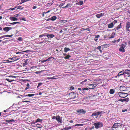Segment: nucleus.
<instances>
[{"instance_id":"41","label":"nucleus","mask_w":130,"mask_h":130,"mask_svg":"<svg viewBox=\"0 0 130 130\" xmlns=\"http://www.w3.org/2000/svg\"><path fill=\"white\" fill-rule=\"evenodd\" d=\"M103 112H104L103 111H98L97 112V115L99 116V115H100Z\"/></svg>"},{"instance_id":"10","label":"nucleus","mask_w":130,"mask_h":130,"mask_svg":"<svg viewBox=\"0 0 130 130\" xmlns=\"http://www.w3.org/2000/svg\"><path fill=\"white\" fill-rule=\"evenodd\" d=\"M123 75H124V76H125L124 71V70L120 72L116 76V77H119L120 76Z\"/></svg>"},{"instance_id":"53","label":"nucleus","mask_w":130,"mask_h":130,"mask_svg":"<svg viewBox=\"0 0 130 130\" xmlns=\"http://www.w3.org/2000/svg\"><path fill=\"white\" fill-rule=\"evenodd\" d=\"M42 84V83H38V86H37V88L39 87V86L40 85H41Z\"/></svg>"},{"instance_id":"5","label":"nucleus","mask_w":130,"mask_h":130,"mask_svg":"<svg viewBox=\"0 0 130 130\" xmlns=\"http://www.w3.org/2000/svg\"><path fill=\"white\" fill-rule=\"evenodd\" d=\"M76 111L78 114H80L81 113L84 114L86 112L85 110L83 109H79L76 110Z\"/></svg>"},{"instance_id":"64","label":"nucleus","mask_w":130,"mask_h":130,"mask_svg":"<svg viewBox=\"0 0 130 130\" xmlns=\"http://www.w3.org/2000/svg\"><path fill=\"white\" fill-rule=\"evenodd\" d=\"M52 58V57H49L47 59H46V61H49L50 60V59Z\"/></svg>"},{"instance_id":"49","label":"nucleus","mask_w":130,"mask_h":130,"mask_svg":"<svg viewBox=\"0 0 130 130\" xmlns=\"http://www.w3.org/2000/svg\"><path fill=\"white\" fill-rule=\"evenodd\" d=\"M125 99H120L119 101H120L122 102L125 101Z\"/></svg>"},{"instance_id":"35","label":"nucleus","mask_w":130,"mask_h":130,"mask_svg":"<svg viewBox=\"0 0 130 130\" xmlns=\"http://www.w3.org/2000/svg\"><path fill=\"white\" fill-rule=\"evenodd\" d=\"M115 34L116 33L114 32H113L111 35V37H110L109 38H113L114 37L115 35Z\"/></svg>"},{"instance_id":"27","label":"nucleus","mask_w":130,"mask_h":130,"mask_svg":"<svg viewBox=\"0 0 130 130\" xmlns=\"http://www.w3.org/2000/svg\"><path fill=\"white\" fill-rule=\"evenodd\" d=\"M115 92V90L114 89H111L109 91V93L110 94H112Z\"/></svg>"},{"instance_id":"42","label":"nucleus","mask_w":130,"mask_h":130,"mask_svg":"<svg viewBox=\"0 0 130 130\" xmlns=\"http://www.w3.org/2000/svg\"><path fill=\"white\" fill-rule=\"evenodd\" d=\"M52 4H53V3H47V4L46 5L48 7H49V6H51L52 5Z\"/></svg>"},{"instance_id":"14","label":"nucleus","mask_w":130,"mask_h":130,"mask_svg":"<svg viewBox=\"0 0 130 130\" xmlns=\"http://www.w3.org/2000/svg\"><path fill=\"white\" fill-rule=\"evenodd\" d=\"M5 121L8 123H9L11 124L12 122H14L15 121L13 119H12L11 120H6Z\"/></svg>"},{"instance_id":"8","label":"nucleus","mask_w":130,"mask_h":130,"mask_svg":"<svg viewBox=\"0 0 130 130\" xmlns=\"http://www.w3.org/2000/svg\"><path fill=\"white\" fill-rule=\"evenodd\" d=\"M56 119L59 123H61L62 122V118L59 116H56Z\"/></svg>"},{"instance_id":"36","label":"nucleus","mask_w":130,"mask_h":130,"mask_svg":"<svg viewBox=\"0 0 130 130\" xmlns=\"http://www.w3.org/2000/svg\"><path fill=\"white\" fill-rule=\"evenodd\" d=\"M35 95L34 94H28V95H24L25 96H29V97H31L33 96H34Z\"/></svg>"},{"instance_id":"24","label":"nucleus","mask_w":130,"mask_h":130,"mask_svg":"<svg viewBox=\"0 0 130 130\" xmlns=\"http://www.w3.org/2000/svg\"><path fill=\"white\" fill-rule=\"evenodd\" d=\"M51 20L54 21L57 19V17L56 16H54L52 17L51 18Z\"/></svg>"},{"instance_id":"32","label":"nucleus","mask_w":130,"mask_h":130,"mask_svg":"<svg viewBox=\"0 0 130 130\" xmlns=\"http://www.w3.org/2000/svg\"><path fill=\"white\" fill-rule=\"evenodd\" d=\"M126 45H127L126 43V42H125L124 43H123L122 44L121 47H122L124 48H125L126 47Z\"/></svg>"},{"instance_id":"38","label":"nucleus","mask_w":130,"mask_h":130,"mask_svg":"<svg viewBox=\"0 0 130 130\" xmlns=\"http://www.w3.org/2000/svg\"><path fill=\"white\" fill-rule=\"evenodd\" d=\"M103 47L104 48H106L108 46V45L107 44H104L102 45Z\"/></svg>"},{"instance_id":"39","label":"nucleus","mask_w":130,"mask_h":130,"mask_svg":"<svg viewBox=\"0 0 130 130\" xmlns=\"http://www.w3.org/2000/svg\"><path fill=\"white\" fill-rule=\"evenodd\" d=\"M17 9H19L20 10H22V9L23 8L22 7V6H19L18 7H17Z\"/></svg>"},{"instance_id":"16","label":"nucleus","mask_w":130,"mask_h":130,"mask_svg":"<svg viewBox=\"0 0 130 130\" xmlns=\"http://www.w3.org/2000/svg\"><path fill=\"white\" fill-rule=\"evenodd\" d=\"M11 28L9 27H6L4 28H3V30L6 32H8L10 30V28Z\"/></svg>"},{"instance_id":"44","label":"nucleus","mask_w":130,"mask_h":130,"mask_svg":"<svg viewBox=\"0 0 130 130\" xmlns=\"http://www.w3.org/2000/svg\"><path fill=\"white\" fill-rule=\"evenodd\" d=\"M117 22V20H115L113 21L111 23H113V25H115V24Z\"/></svg>"},{"instance_id":"61","label":"nucleus","mask_w":130,"mask_h":130,"mask_svg":"<svg viewBox=\"0 0 130 130\" xmlns=\"http://www.w3.org/2000/svg\"><path fill=\"white\" fill-rule=\"evenodd\" d=\"M22 20L25 21H26V18H22Z\"/></svg>"},{"instance_id":"19","label":"nucleus","mask_w":130,"mask_h":130,"mask_svg":"<svg viewBox=\"0 0 130 130\" xmlns=\"http://www.w3.org/2000/svg\"><path fill=\"white\" fill-rule=\"evenodd\" d=\"M119 124V123H115L113 125L112 128H117L119 125H118V124Z\"/></svg>"},{"instance_id":"1","label":"nucleus","mask_w":130,"mask_h":130,"mask_svg":"<svg viewBox=\"0 0 130 130\" xmlns=\"http://www.w3.org/2000/svg\"><path fill=\"white\" fill-rule=\"evenodd\" d=\"M94 125L95 126V127L96 129H98L99 128L101 127H102L103 126V124L101 122L95 123Z\"/></svg>"},{"instance_id":"45","label":"nucleus","mask_w":130,"mask_h":130,"mask_svg":"<svg viewBox=\"0 0 130 130\" xmlns=\"http://www.w3.org/2000/svg\"><path fill=\"white\" fill-rule=\"evenodd\" d=\"M6 80H7V81L10 82H12L14 81V80L10 79H7Z\"/></svg>"},{"instance_id":"60","label":"nucleus","mask_w":130,"mask_h":130,"mask_svg":"<svg viewBox=\"0 0 130 130\" xmlns=\"http://www.w3.org/2000/svg\"><path fill=\"white\" fill-rule=\"evenodd\" d=\"M127 111V109H123L122 110V111L123 112H124L125 111Z\"/></svg>"},{"instance_id":"6","label":"nucleus","mask_w":130,"mask_h":130,"mask_svg":"<svg viewBox=\"0 0 130 130\" xmlns=\"http://www.w3.org/2000/svg\"><path fill=\"white\" fill-rule=\"evenodd\" d=\"M120 97L122 98H124L127 95V94L126 93L122 92H119L118 93Z\"/></svg>"},{"instance_id":"48","label":"nucleus","mask_w":130,"mask_h":130,"mask_svg":"<svg viewBox=\"0 0 130 130\" xmlns=\"http://www.w3.org/2000/svg\"><path fill=\"white\" fill-rule=\"evenodd\" d=\"M87 79H86L85 80H84V81L81 82L80 83V84H84V82H86L87 81Z\"/></svg>"},{"instance_id":"3","label":"nucleus","mask_w":130,"mask_h":130,"mask_svg":"<svg viewBox=\"0 0 130 130\" xmlns=\"http://www.w3.org/2000/svg\"><path fill=\"white\" fill-rule=\"evenodd\" d=\"M130 28V22L128 21H127L126 23V25L125 26V31L126 32H130V29L129 28Z\"/></svg>"},{"instance_id":"25","label":"nucleus","mask_w":130,"mask_h":130,"mask_svg":"<svg viewBox=\"0 0 130 130\" xmlns=\"http://www.w3.org/2000/svg\"><path fill=\"white\" fill-rule=\"evenodd\" d=\"M121 23H120V24L118 25L117 27H116V29H115V30H118L121 28Z\"/></svg>"},{"instance_id":"46","label":"nucleus","mask_w":130,"mask_h":130,"mask_svg":"<svg viewBox=\"0 0 130 130\" xmlns=\"http://www.w3.org/2000/svg\"><path fill=\"white\" fill-rule=\"evenodd\" d=\"M20 22H15L13 23H11V24L12 25H14L15 24H16L17 23H18L20 24Z\"/></svg>"},{"instance_id":"12","label":"nucleus","mask_w":130,"mask_h":130,"mask_svg":"<svg viewBox=\"0 0 130 130\" xmlns=\"http://www.w3.org/2000/svg\"><path fill=\"white\" fill-rule=\"evenodd\" d=\"M125 74L127 75L128 76H130V70H126L124 71V74Z\"/></svg>"},{"instance_id":"47","label":"nucleus","mask_w":130,"mask_h":130,"mask_svg":"<svg viewBox=\"0 0 130 130\" xmlns=\"http://www.w3.org/2000/svg\"><path fill=\"white\" fill-rule=\"evenodd\" d=\"M37 126L39 128H41L42 127L41 125L39 124H37Z\"/></svg>"},{"instance_id":"2","label":"nucleus","mask_w":130,"mask_h":130,"mask_svg":"<svg viewBox=\"0 0 130 130\" xmlns=\"http://www.w3.org/2000/svg\"><path fill=\"white\" fill-rule=\"evenodd\" d=\"M18 59L16 57H13L12 58H9L7 60V62L10 63L12 62L16 61Z\"/></svg>"},{"instance_id":"29","label":"nucleus","mask_w":130,"mask_h":130,"mask_svg":"<svg viewBox=\"0 0 130 130\" xmlns=\"http://www.w3.org/2000/svg\"><path fill=\"white\" fill-rule=\"evenodd\" d=\"M72 128V127H71V126H69L68 127H65L64 128H63V129L64 130H69Z\"/></svg>"},{"instance_id":"21","label":"nucleus","mask_w":130,"mask_h":130,"mask_svg":"<svg viewBox=\"0 0 130 130\" xmlns=\"http://www.w3.org/2000/svg\"><path fill=\"white\" fill-rule=\"evenodd\" d=\"M119 50L120 52H124L125 51L124 48L122 47H121L119 49Z\"/></svg>"},{"instance_id":"62","label":"nucleus","mask_w":130,"mask_h":130,"mask_svg":"<svg viewBox=\"0 0 130 130\" xmlns=\"http://www.w3.org/2000/svg\"><path fill=\"white\" fill-rule=\"evenodd\" d=\"M30 101H22V102H30Z\"/></svg>"},{"instance_id":"18","label":"nucleus","mask_w":130,"mask_h":130,"mask_svg":"<svg viewBox=\"0 0 130 130\" xmlns=\"http://www.w3.org/2000/svg\"><path fill=\"white\" fill-rule=\"evenodd\" d=\"M72 4H70V3H68L67 4V5L66 6H65V7H62L64 8H70L72 6Z\"/></svg>"},{"instance_id":"54","label":"nucleus","mask_w":130,"mask_h":130,"mask_svg":"<svg viewBox=\"0 0 130 130\" xmlns=\"http://www.w3.org/2000/svg\"><path fill=\"white\" fill-rule=\"evenodd\" d=\"M74 87L73 86H71L70 88V89L71 90H74Z\"/></svg>"},{"instance_id":"20","label":"nucleus","mask_w":130,"mask_h":130,"mask_svg":"<svg viewBox=\"0 0 130 130\" xmlns=\"http://www.w3.org/2000/svg\"><path fill=\"white\" fill-rule=\"evenodd\" d=\"M113 23H110L108 24V28H111L113 27Z\"/></svg>"},{"instance_id":"13","label":"nucleus","mask_w":130,"mask_h":130,"mask_svg":"<svg viewBox=\"0 0 130 130\" xmlns=\"http://www.w3.org/2000/svg\"><path fill=\"white\" fill-rule=\"evenodd\" d=\"M9 19L11 21H14L18 20V19L15 17H9Z\"/></svg>"},{"instance_id":"52","label":"nucleus","mask_w":130,"mask_h":130,"mask_svg":"<svg viewBox=\"0 0 130 130\" xmlns=\"http://www.w3.org/2000/svg\"><path fill=\"white\" fill-rule=\"evenodd\" d=\"M18 40L19 41H21L22 40V38L21 37H19L18 39Z\"/></svg>"},{"instance_id":"51","label":"nucleus","mask_w":130,"mask_h":130,"mask_svg":"<svg viewBox=\"0 0 130 130\" xmlns=\"http://www.w3.org/2000/svg\"><path fill=\"white\" fill-rule=\"evenodd\" d=\"M46 14V12H44L42 13V17H44V14Z\"/></svg>"},{"instance_id":"56","label":"nucleus","mask_w":130,"mask_h":130,"mask_svg":"<svg viewBox=\"0 0 130 130\" xmlns=\"http://www.w3.org/2000/svg\"><path fill=\"white\" fill-rule=\"evenodd\" d=\"M21 1L22 3H23L27 2V0H21Z\"/></svg>"},{"instance_id":"55","label":"nucleus","mask_w":130,"mask_h":130,"mask_svg":"<svg viewBox=\"0 0 130 130\" xmlns=\"http://www.w3.org/2000/svg\"><path fill=\"white\" fill-rule=\"evenodd\" d=\"M17 7H14L13 8V10H18L17 9Z\"/></svg>"},{"instance_id":"9","label":"nucleus","mask_w":130,"mask_h":130,"mask_svg":"<svg viewBox=\"0 0 130 130\" xmlns=\"http://www.w3.org/2000/svg\"><path fill=\"white\" fill-rule=\"evenodd\" d=\"M46 36L48 38V39H49V38H53V37H54L55 36L54 35L52 34H50L47 33L46 34ZM45 39H46V38Z\"/></svg>"},{"instance_id":"4","label":"nucleus","mask_w":130,"mask_h":130,"mask_svg":"<svg viewBox=\"0 0 130 130\" xmlns=\"http://www.w3.org/2000/svg\"><path fill=\"white\" fill-rule=\"evenodd\" d=\"M69 96L70 97V99H74L76 97V94L74 92H71L69 94Z\"/></svg>"},{"instance_id":"59","label":"nucleus","mask_w":130,"mask_h":130,"mask_svg":"<svg viewBox=\"0 0 130 130\" xmlns=\"http://www.w3.org/2000/svg\"><path fill=\"white\" fill-rule=\"evenodd\" d=\"M96 38H98L100 37V35H95V37Z\"/></svg>"},{"instance_id":"57","label":"nucleus","mask_w":130,"mask_h":130,"mask_svg":"<svg viewBox=\"0 0 130 130\" xmlns=\"http://www.w3.org/2000/svg\"><path fill=\"white\" fill-rule=\"evenodd\" d=\"M56 117H55V116H54L52 117V118L53 119H56Z\"/></svg>"},{"instance_id":"58","label":"nucleus","mask_w":130,"mask_h":130,"mask_svg":"<svg viewBox=\"0 0 130 130\" xmlns=\"http://www.w3.org/2000/svg\"><path fill=\"white\" fill-rule=\"evenodd\" d=\"M125 101H126L127 102H128L129 101V99L128 98H126L125 99Z\"/></svg>"},{"instance_id":"28","label":"nucleus","mask_w":130,"mask_h":130,"mask_svg":"<svg viewBox=\"0 0 130 130\" xmlns=\"http://www.w3.org/2000/svg\"><path fill=\"white\" fill-rule=\"evenodd\" d=\"M47 33H45L44 34L39 35V38H41L43 37V36H46V34Z\"/></svg>"},{"instance_id":"33","label":"nucleus","mask_w":130,"mask_h":130,"mask_svg":"<svg viewBox=\"0 0 130 130\" xmlns=\"http://www.w3.org/2000/svg\"><path fill=\"white\" fill-rule=\"evenodd\" d=\"M47 79H57V78L56 77V76H54L51 77H47Z\"/></svg>"},{"instance_id":"22","label":"nucleus","mask_w":130,"mask_h":130,"mask_svg":"<svg viewBox=\"0 0 130 130\" xmlns=\"http://www.w3.org/2000/svg\"><path fill=\"white\" fill-rule=\"evenodd\" d=\"M103 16V14L102 13H101L99 14H96V17L98 18H100V17L102 16Z\"/></svg>"},{"instance_id":"63","label":"nucleus","mask_w":130,"mask_h":130,"mask_svg":"<svg viewBox=\"0 0 130 130\" xmlns=\"http://www.w3.org/2000/svg\"><path fill=\"white\" fill-rule=\"evenodd\" d=\"M19 15L18 14H16L14 15V16L16 18V17H18Z\"/></svg>"},{"instance_id":"43","label":"nucleus","mask_w":130,"mask_h":130,"mask_svg":"<svg viewBox=\"0 0 130 130\" xmlns=\"http://www.w3.org/2000/svg\"><path fill=\"white\" fill-rule=\"evenodd\" d=\"M125 88V87L123 86H121L120 87V90L121 91H125V90H122V88Z\"/></svg>"},{"instance_id":"31","label":"nucleus","mask_w":130,"mask_h":130,"mask_svg":"<svg viewBox=\"0 0 130 130\" xmlns=\"http://www.w3.org/2000/svg\"><path fill=\"white\" fill-rule=\"evenodd\" d=\"M71 57V56L69 55H68L65 57H64V58L65 59H69L70 57Z\"/></svg>"},{"instance_id":"50","label":"nucleus","mask_w":130,"mask_h":130,"mask_svg":"<svg viewBox=\"0 0 130 130\" xmlns=\"http://www.w3.org/2000/svg\"><path fill=\"white\" fill-rule=\"evenodd\" d=\"M101 46H99L97 48V49L98 50H99L100 52L101 51Z\"/></svg>"},{"instance_id":"30","label":"nucleus","mask_w":130,"mask_h":130,"mask_svg":"<svg viewBox=\"0 0 130 130\" xmlns=\"http://www.w3.org/2000/svg\"><path fill=\"white\" fill-rule=\"evenodd\" d=\"M42 119H41L39 118H38L36 120L35 122V123H37L38 122L42 123Z\"/></svg>"},{"instance_id":"17","label":"nucleus","mask_w":130,"mask_h":130,"mask_svg":"<svg viewBox=\"0 0 130 130\" xmlns=\"http://www.w3.org/2000/svg\"><path fill=\"white\" fill-rule=\"evenodd\" d=\"M13 35H4L2 36H1L0 37V39H1L2 38H5L6 37H11Z\"/></svg>"},{"instance_id":"34","label":"nucleus","mask_w":130,"mask_h":130,"mask_svg":"<svg viewBox=\"0 0 130 130\" xmlns=\"http://www.w3.org/2000/svg\"><path fill=\"white\" fill-rule=\"evenodd\" d=\"M84 124H76L74 125L73 126H83Z\"/></svg>"},{"instance_id":"7","label":"nucleus","mask_w":130,"mask_h":130,"mask_svg":"<svg viewBox=\"0 0 130 130\" xmlns=\"http://www.w3.org/2000/svg\"><path fill=\"white\" fill-rule=\"evenodd\" d=\"M29 62V61H28V59L24 61L21 64L22 65L23 67H25L26 65L28 64Z\"/></svg>"},{"instance_id":"37","label":"nucleus","mask_w":130,"mask_h":130,"mask_svg":"<svg viewBox=\"0 0 130 130\" xmlns=\"http://www.w3.org/2000/svg\"><path fill=\"white\" fill-rule=\"evenodd\" d=\"M27 87L25 88V90H26L29 88V83H27L26 85Z\"/></svg>"},{"instance_id":"40","label":"nucleus","mask_w":130,"mask_h":130,"mask_svg":"<svg viewBox=\"0 0 130 130\" xmlns=\"http://www.w3.org/2000/svg\"><path fill=\"white\" fill-rule=\"evenodd\" d=\"M97 115V112H96L95 111L93 113H92V116H96Z\"/></svg>"},{"instance_id":"23","label":"nucleus","mask_w":130,"mask_h":130,"mask_svg":"<svg viewBox=\"0 0 130 130\" xmlns=\"http://www.w3.org/2000/svg\"><path fill=\"white\" fill-rule=\"evenodd\" d=\"M83 4V1H80L78 3H76L77 5H82Z\"/></svg>"},{"instance_id":"15","label":"nucleus","mask_w":130,"mask_h":130,"mask_svg":"<svg viewBox=\"0 0 130 130\" xmlns=\"http://www.w3.org/2000/svg\"><path fill=\"white\" fill-rule=\"evenodd\" d=\"M88 90L89 88H88L87 87L85 88L82 89V93H85L86 92V90L87 91Z\"/></svg>"},{"instance_id":"11","label":"nucleus","mask_w":130,"mask_h":130,"mask_svg":"<svg viewBox=\"0 0 130 130\" xmlns=\"http://www.w3.org/2000/svg\"><path fill=\"white\" fill-rule=\"evenodd\" d=\"M96 85L94 84H90L89 85V88L90 89H93L95 88Z\"/></svg>"},{"instance_id":"26","label":"nucleus","mask_w":130,"mask_h":130,"mask_svg":"<svg viewBox=\"0 0 130 130\" xmlns=\"http://www.w3.org/2000/svg\"><path fill=\"white\" fill-rule=\"evenodd\" d=\"M70 50V49L68 48L65 47L64 48V52L65 53H66Z\"/></svg>"}]
</instances>
